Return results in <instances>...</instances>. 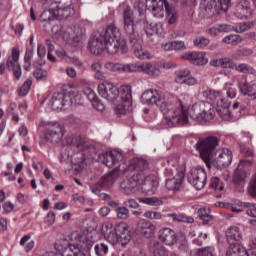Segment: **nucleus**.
<instances>
[{
  "mask_svg": "<svg viewBox=\"0 0 256 256\" xmlns=\"http://www.w3.org/2000/svg\"><path fill=\"white\" fill-rule=\"evenodd\" d=\"M141 23V19L135 17V12L131 9V6H127L123 10V29L126 35L129 36L130 41L136 42L139 39L137 34V24Z\"/></svg>",
  "mask_w": 256,
  "mask_h": 256,
  "instance_id": "7",
  "label": "nucleus"
},
{
  "mask_svg": "<svg viewBox=\"0 0 256 256\" xmlns=\"http://www.w3.org/2000/svg\"><path fill=\"white\" fill-rule=\"evenodd\" d=\"M31 85H33V80L27 79L19 89L18 93L20 97H25V95L29 93V89H31Z\"/></svg>",
  "mask_w": 256,
  "mask_h": 256,
  "instance_id": "49",
  "label": "nucleus"
},
{
  "mask_svg": "<svg viewBox=\"0 0 256 256\" xmlns=\"http://www.w3.org/2000/svg\"><path fill=\"white\" fill-rule=\"evenodd\" d=\"M246 215L249 217L256 218V204L255 203H249V205L246 208Z\"/></svg>",
  "mask_w": 256,
  "mask_h": 256,
  "instance_id": "64",
  "label": "nucleus"
},
{
  "mask_svg": "<svg viewBox=\"0 0 256 256\" xmlns=\"http://www.w3.org/2000/svg\"><path fill=\"white\" fill-rule=\"evenodd\" d=\"M88 47L93 55H101L103 51H107L109 55L115 53H125L127 51V42L121 37V30L115 24H111L106 28L104 34L96 33L90 39Z\"/></svg>",
  "mask_w": 256,
  "mask_h": 256,
  "instance_id": "2",
  "label": "nucleus"
},
{
  "mask_svg": "<svg viewBox=\"0 0 256 256\" xmlns=\"http://www.w3.org/2000/svg\"><path fill=\"white\" fill-rule=\"evenodd\" d=\"M51 11H53V15L56 19H67V17L73 13V9H71L70 6L63 7L60 5L52 7Z\"/></svg>",
  "mask_w": 256,
  "mask_h": 256,
  "instance_id": "27",
  "label": "nucleus"
},
{
  "mask_svg": "<svg viewBox=\"0 0 256 256\" xmlns=\"http://www.w3.org/2000/svg\"><path fill=\"white\" fill-rule=\"evenodd\" d=\"M55 250L62 256H87L79 247L67 243V241H58L54 244Z\"/></svg>",
  "mask_w": 256,
  "mask_h": 256,
  "instance_id": "11",
  "label": "nucleus"
},
{
  "mask_svg": "<svg viewBox=\"0 0 256 256\" xmlns=\"http://www.w3.org/2000/svg\"><path fill=\"white\" fill-rule=\"evenodd\" d=\"M6 66L9 69H14V67L19 66V50L17 49H12V54L11 56L8 57Z\"/></svg>",
  "mask_w": 256,
  "mask_h": 256,
  "instance_id": "36",
  "label": "nucleus"
},
{
  "mask_svg": "<svg viewBox=\"0 0 256 256\" xmlns=\"http://www.w3.org/2000/svg\"><path fill=\"white\" fill-rule=\"evenodd\" d=\"M234 15L238 19H249L253 15V9H251V2L249 0H241L236 5V10Z\"/></svg>",
  "mask_w": 256,
  "mask_h": 256,
  "instance_id": "15",
  "label": "nucleus"
},
{
  "mask_svg": "<svg viewBox=\"0 0 256 256\" xmlns=\"http://www.w3.org/2000/svg\"><path fill=\"white\" fill-rule=\"evenodd\" d=\"M166 13L169 25H175V23H177V10H175V7L172 6L166 11Z\"/></svg>",
  "mask_w": 256,
  "mask_h": 256,
  "instance_id": "47",
  "label": "nucleus"
},
{
  "mask_svg": "<svg viewBox=\"0 0 256 256\" xmlns=\"http://www.w3.org/2000/svg\"><path fill=\"white\" fill-rule=\"evenodd\" d=\"M153 231H155V226L153 224H151L149 221H143V224L141 226V230L140 233L144 236V237H151V235H153Z\"/></svg>",
  "mask_w": 256,
  "mask_h": 256,
  "instance_id": "39",
  "label": "nucleus"
},
{
  "mask_svg": "<svg viewBox=\"0 0 256 256\" xmlns=\"http://www.w3.org/2000/svg\"><path fill=\"white\" fill-rule=\"evenodd\" d=\"M98 93L100 97L106 101H115L119 97V88L109 82H103L98 85Z\"/></svg>",
  "mask_w": 256,
  "mask_h": 256,
  "instance_id": "10",
  "label": "nucleus"
},
{
  "mask_svg": "<svg viewBox=\"0 0 256 256\" xmlns=\"http://www.w3.org/2000/svg\"><path fill=\"white\" fill-rule=\"evenodd\" d=\"M215 7H217L215 0H203L200 6L205 17H211L215 13Z\"/></svg>",
  "mask_w": 256,
  "mask_h": 256,
  "instance_id": "32",
  "label": "nucleus"
},
{
  "mask_svg": "<svg viewBox=\"0 0 256 256\" xmlns=\"http://www.w3.org/2000/svg\"><path fill=\"white\" fill-rule=\"evenodd\" d=\"M106 67L114 72L137 73L142 71V73L150 75V77H159L161 75V70L151 63L121 64L109 62Z\"/></svg>",
  "mask_w": 256,
  "mask_h": 256,
  "instance_id": "5",
  "label": "nucleus"
},
{
  "mask_svg": "<svg viewBox=\"0 0 256 256\" xmlns=\"http://www.w3.org/2000/svg\"><path fill=\"white\" fill-rule=\"evenodd\" d=\"M239 73H253V67L249 66L248 64H236V68H234Z\"/></svg>",
  "mask_w": 256,
  "mask_h": 256,
  "instance_id": "54",
  "label": "nucleus"
},
{
  "mask_svg": "<svg viewBox=\"0 0 256 256\" xmlns=\"http://www.w3.org/2000/svg\"><path fill=\"white\" fill-rule=\"evenodd\" d=\"M83 94L85 95V97H87V99L91 101V103H93L94 107H96L98 111H103V109H105V106H103V104L99 102V98H97V94H95V91H93V89L84 88Z\"/></svg>",
  "mask_w": 256,
  "mask_h": 256,
  "instance_id": "28",
  "label": "nucleus"
},
{
  "mask_svg": "<svg viewBox=\"0 0 256 256\" xmlns=\"http://www.w3.org/2000/svg\"><path fill=\"white\" fill-rule=\"evenodd\" d=\"M59 0H45L44 6L48 8V10H44L40 15V21L45 23L46 21H53L55 19V15H53V10H51L53 5H57Z\"/></svg>",
  "mask_w": 256,
  "mask_h": 256,
  "instance_id": "24",
  "label": "nucleus"
},
{
  "mask_svg": "<svg viewBox=\"0 0 256 256\" xmlns=\"http://www.w3.org/2000/svg\"><path fill=\"white\" fill-rule=\"evenodd\" d=\"M115 231L118 234V236L125 235V233H129V229H127V225L125 223H120L115 228Z\"/></svg>",
  "mask_w": 256,
  "mask_h": 256,
  "instance_id": "63",
  "label": "nucleus"
},
{
  "mask_svg": "<svg viewBox=\"0 0 256 256\" xmlns=\"http://www.w3.org/2000/svg\"><path fill=\"white\" fill-rule=\"evenodd\" d=\"M198 217L201 219L203 225H209L210 221H213V216L209 214V209L200 208L198 210Z\"/></svg>",
  "mask_w": 256,
  "mask_h": 256,
  "instance_id": "38",
  "label": "nucleus"
},
{
  "mask_svg": "<svg viewBox=\"0 0 256 256\" xmlns=\"http://www.w3.org/2000/svg\"><path fill=\"white\" fill-rule=\"evenodd\" d=\"M168 217L175 221L176 223H194L195 219L191 216H185L184 214H168Z\"/></svg>",
  "mask_w": 256,
  "mask_h": 256,
  "instance_id": "37",
  "label": "nucleus"
},
{
  "mask_svg": "<svg viewBox=\"0 0 256 256\" xmlns=\"http://www.w3.org/2000/svg\"><path fill=\"white\" fill-rule=\"evenodd\" d=\"M216 111L224 121H229V119H231V112L229 111V108H222V110L218 109Z\"/></svg>",
  "mask_w": 256,
  "mask_h": 256,
  "instance_id": "55",
  "label": "nucleus"
},
{
  "mask_svg": "<svg viewBox=\"0 0 256 256\" xmlns=\"http://www.w3.org/2000/svg\"><path fill=\"white\" fill-rule=\"evenodd\" d=\"M133 7L134 9L132 11L135 13V17H137V15H139V17H143L145 15V10L149 7V4L147 3L145 5L144 2L136 1Z\"/></svg>",
  "mask_w": 256,
  "mask_h": 256,
  "instance_id": "40",
  "label": "nucleus"
},
{
  "mask_svg": "<svg viewBox=\"0 0 256 256\" xmlns=\"http://www.w3.org/2000/svg\"><path fill=\"white\" fill-rule=\"evenodd\" d=\"M120 176H121V171H119L118 168H115L114 170L104 175L99 180V185L104 189H109V187H113V185L115 184V181H117V179H119Z\"/></svg>",
  "mask_w": 256,
  "mask_h": 256,
  "instance_id": "17",
  "label": "nucleus"
},
{
  "mask_svg": "<svg viewBox=\"0 0 256 256\" xmlns=\"http://www.w3.org/2000/svg\"><path fill=\"white\" fill-rule=\"evenodd\" d=\"M81 99H83V96L77 90L66 92V101L68 100V107H71V105H81Z\"/></svg>",
  "mask_w": 256,
  "mask_h": 256,
  "instance_id": "33",
  "label": "nucleus"
},
{
  "mask_svg": "<svg viewBox=\"0 0 256 256\" xmlns=\"http://www.w3.org/2000/svg\"><path fill=\"white\" fill-rule=\"evenodd\" d=\"M131 241V235L129 233L122 234L118 236V243L122 246L127 245Z\"/></svg>",
  "mask_w": 256,
  "mask_h": 256,
  "instance_id": "61",
  "label": "nucleus"
},
{
  "mask_svg": "<svg viewBox=\"0 0 256 256\" xmlns=\"http://www.w3.org/2000/svg\"><path fill=\"white\" fill-rule=\"evenodd\" d=\"M141 183L142 190H144L145 193H153L157 187H159V180L155 177V175H149L144 177L141 175Z\"/></svg>",
  "mask_w": 256,
  "mask_h": 256,
  "instance_id": "18",
  "label": "nucleus"
},
{
  "mask_svg": "<svg viewBox=\"0 0 256 256\" xmlns=\"http://www.w3.org/2000/svg\"><path fill=\"white\" fill-rule=\"evenodd\" d=\"M218 146L219 139L215 136L200 139L194 146L196 151H199L200 157L208 169H211V165L215 167V169H225V167H229V165H231V161H233V152L227 148L218 150V157L211 161V159H213V152Z\"/></svg>",
  "mask_w": 256,
  "mask_h": 256,
  "instance_id": "3",
  "label": "nucleus"
},
{
  "mask_svg": "<svg viewBox=\"0 0 256 256\" xmlns=\"http://www.w3.org/2000/svg\"><path fill=\"white\" fill-rule=\"evenodd\" d=\"M226 237H227V241H228L230 247L239 245V241H241V239H242L241 231H239V228H237L235 226L231 227L226 232Z\"/></svg>",
  "mask_w": 256,
  "mask_h": 256,
  "instance_id": "26",
  "label": "nucleus"
},
{
  "mask_svg": "<svg viewBox=\"0 0 256 256\" xmlns=\"http://www.w3.org/2000/svg\"><path fill=\"white\" fill-rule=\"evenodd\" d=\"M94 251L97 256H105L109 253V246L105 243L96 244L94 246Z\"/></svg>",
  "mask_w": 256,
  "mask_h": 256,
  "instance_id": "44",
  "label": "nucleus"
},
{
  "mask_svg": "<svg viewBox=\"0 0 256 256\" xmlns=\"http://www.w3.org/2000/svg\"><path fill=\"white\" fill-rule=\"evenodd\" d=\"M181 169H183V167L176 168L175 165L168 166L165 169V175L172 177V175H177Z\"/></svg>",
  "mask_w": 256,
  "mask_h": 256,
  "instance_id": "59",
  "label": "nucleus"
},
{
  "mask_svg": "<svg viewBox=\"0 0 256 256\" xmlns=\"http://www.w3.org/2000/svg\"><path fill=\"white\" fill-rule=\"evenodd\" d=\"M175 83L178 85H197V78L191 76V70L187 68L179 69L175 72Z\"/></svg>",
  "mask_w": 256,
  "mask_h": 256,
  "instance_id": "12",
  "label": "nucleus"
},
{
  "mask_svg": "<svg viewBox=\"0 0 256 256\" xmlns=\"http://www.w3.org/2000/svg\"><path fill=\"white\" fill-rule=\"evenodd\" d=\"M122 103H127L128 107H131V101H133V95L131 93V85H122L119 92Z\"/></svg>",
  "mask_w": 256,
  "mask_h": 256,
  "instance_id": "30",
  "label": "nucleus"
},
{
  "mask_svg": "<svg viewBox=\"0 0 256 256\" xmlns=\"http://www.w3.org/2000/svg\"><path fill=\"white\" fill-rule=\"evenodd\" d=\"M188 183L193 185L195 189L201 191V189L205 188V184L207 183V172H205V168L195 167L192 168L187 175Z\"/></svg>",
  "mask_w": 256,
  "mask_h": 256,
  "instance_id": "9",
  "label": "nucleus"
},
{
  "mask_svg": "<svg viewBox=\"0 0 256 256\" xmlns=\"http://www.w3.org/2000/svg\"><path fill=\"white\" fill-rule=\"evenodd\" d=\"M188 113L193 121H212L215 119V108L209 102L195 103Z\"/></svg>",
  "mask_w": 256,
  "mask_h": 256,
  "instance_id": "6",
  "label": "nucleus"
},
{
  "mask_svg": "<svg viewBox=\"0 0 256 256\" xmlns=\"http://www.w3.org/2000/svg\"><path fill=\"white\" fill-rule=\"evenodd\" d=\"M139 203L144 205H150L151 207H161L163 205V199L157 197H144L138 198Z\"/></svg>",
  "mask_w": 256,
  "mask_h": 256,
  "instance_id": "35",
  "label": "nucleus"
},
{
  "mask_svg": "<svg viewBox=\"0 0 256 256\" xmlns=\"http://www.w3.org/2000/svg\"><path fill=\"white\" fill-rule=\"evenodd\" d=\"M118 219L127 220L130 217L129 209L126 206L118 207L115 209Z\"/></svg>",
  "mask_w": 256,
  "mask_h": 256,
  "instance_id": "45",
  "label": "nucleus"
},
{
  "mask_svg": "<svg viewBox=\"0 0 256 256\" xmlns=\"http://www.w3.org/2000/svg\"><path fill=\"white\" fill-rule=\"evenodd\" d=\"M183 59L190 61L192 65L203 66L209 63L203 52H189L183 55Z\"/></svg>",
  "mask_w": 256,
  "mask_h": 256,
  "instance_id": "19",
  "label": "nucleus"
},
{
  "mask_svg": "<svg viewBox=\"0 0 256 256\" xmlns=\"http://www.w3.org/2000/svg\"><path fill=\"white\" fill-rule=\"evenodd\" d=\"M211 189H215V191H223L224 187L221 181H219V178L214 177L211 179L210 184Z\"/></svg>",
  "mask_w": 256,
  "mask_h": 256,
  "instance_id": "53",
  "label": "nucleus"
},
{
  "mask_svg": "<svg viewBox=\"0 0 256 256\" xmlns=\"http://www.w3.org/2000/svg\"><path fill=\"white\" fill-rule=\"evenodd\" d=\"M169 45V49H174L175 51H185L187 47L183 41H173Z\"/></svg>",
  "mask_w": 256,
  "mask_h": 256,
  "instance_id": "52",
  "label": "nucleus"
},
{
  "mask_svg": "<svg viewBox=\"0 0 256 256\" xmlns=\"http://www.w3.org/2000/svg\"><path fill=\"white\" fill-rule=\"evenodd\" d=\"M239 87L243 95L256 99V82H241Z\"/></svg>",
  "mask_w": 256,
  "mask_h": 256,
  "instance_id": "29",
  "label": "nucleus"
},
{
  "mask_svg": "<svg viewBox=\"0 0 256 256\" xmlns=\"http://www.w3.org/2000/svg\"><path fill=\"white\" fill-rule=\"evenodd\" d=\"M99 161L106 165V167H115L119 161H123V153L113 150L99 155Z\"/></svg>",
  "mask_w": 256,
  "mask_h": 256,
  "instance_id": "13",
  "label": "nucleus"
},
{
  "mask_svg": "<svg viewBox=\"0 0 256 256\" xmlns=\"http://www.w3.org/2000/svg\"><path fill=\"white\" fill-rule=\"evenodd\" d=\"M198 256H213V248L205 247L198 249Z\"/></svg>",
  "mask_w": 256,
  "mask_h": 256,
  "instance_id": "62",
  "label": "nucleus"
},
{
  "mask_svg": "<svg viewBox=\"0 0 256 256\" xmlns=\"http://www.w3.org/2000/svg\"><path fill=\"white\" fill-rule=\"evenodd\" d=\"M45 127L43 140L46 143H59L63 139V126L59 122H43Z\"/></svg>",
  "mask_w": 256,
  "mask_h": 256,
  "instance_id": "8",
  "label": "nucleus"
},
{
  "mask_svg": "<svg viewBox=\"0 0 256 256\" xmlns=\"http://www.w3.org/2000/svg\"><path fill=\"white\" fill-rule=\"evenodd\" d=\"M141 99L142 103L159 107L160 111L166 115V123L169 127H182L189 123L187 111L177 96L165 98L156 89H148L142 94Z\"/></svg>",
  "mask_w": 256,
  "mask_h": 256,
  "instance_id": "1",
  "label": "nucleus"
},
{
  "mask_svg": "<svg viewBox=\"0 0 256 256\" xmlns=\"http://www.w3.org/2000/svg\"><path fill=\"white\" fill-rule=\"evenodd\" d=\"M33 75L35 77V79H37V81H45V79H47V71L43 70L41 68H36L33 72Z\"/></svg>",
  "mask_w": 256,
  "mask_h": 256,
  "instance_id": "50",
  "label": "nucleus"
},
{
  "mask_svg": "<svg viewBox=\"0 0 256 256\" xmlns=\"http://www.w3.org/2000/svg\"><path fill=\"white\" fill-rule=\"evenodd\" d=\"M255 25L254 22H243L234 26V31L236 33H245V31H249Z\"/></svg>",
  "mask_w": 256,
  "mask_h": 256,
  "instance_id": "43",
  "label": "nucleus"
},
{
  "mask_svg": "<svg viewBox=\"0 0 256 256\" xmlns=\"http://www.w3.org/2000/svg\"><path fill=\"white\" fill-rule=\"evenodd\" d=\"M247 163L249 165L251 162L249 160H240V163L238 167L236 168L233 176V183L234 185H241V183H245V177H247V174H245V170H243L244 165Z\"/></svg>",
  "mask_w": 256,
  "mask_h": 256,
  "instance_id": "22",
  "label": "nucleus"
},
{
  "mask_svg": "<svg viewBox=\"0 0 256 256\" xmlns=\"http://www.w3.org/2000/svg\"><path fill=\"white\" fill-rule=\"evenodd\" d=\"M203 95L210 101H217L221 98V93L215 90H206L203 92Z\"/></svg>",
  "mask_w": 256,
  "mask_h": 256,
  "instance_id": "48",
  "label": "nucleus"
},
{
  "mask_svg": "<svg viewBox=\"0 0 256 256\" xmlns=\"http://www.w3.org/2000/svg\"><path fill=\"white\" fill-rule=\"evenodd\" d=\"M74 29H75V31H74V35H75L74 41H77V42L83 41V36L85 35V29H83L79 26L75 27Z\"/></svg>",
  "mask_w": 256,
  "mask_h": 256,
  "instance_id": "57",
  "label": "nucleus"
},
{
  "mask_svg": "<svg viewBox=\"0 0 256 256\" xmlns=\"http://www.w3.org/2000/svg\"><path fill=\"white\" fill-rule=\"evenodd\" d=\"M144 217H146V219H156V220H159V219H161V217H163V215L161 214V212L146 211L144 213Z\"/></svg>",
  "mask_w": 256,
  "mask_h": 256,
  "instance_id": "60",
  "label": "nucleus"
},
{
  "mask_svg": "<svg viewBox=\"0 0 256 256\" xmlns=\"http://www.w3.org/2000/svg\"><path fill=\"white\" fill-rule=\"evenodd\" d=\"M248 193L253 197V199H256V176H253L250 185L248 187Z\"/></svg>",
  "mask_w": 256,
  "mask_h": 256,
  "instance_id": "56",
  "label": "nucleus"
},
{
  "mask_svg": "<svg viewBox=\"0 0 256 256\" xmlns=\"http://www.w3.org/2000/svg\"><path fill=\"white\" fill-rule=\"evenodd\" d=\"M226 256H249V252L241 244H235L228 247Z\"/></svg>",
  "mask_w": 256,
  "mask_h": 256,
  "instance_id": "31",
  "label": "nucleus"
},
{
  "mask_svg": "<svg viewBox=\"0 0 256 256\" xmlns=\"http://www.w3.org/2000/svg\"><path fill=\"white\" fill-rule=\"evenodd\" d=\"M140 183H142L141 174L136 173V174H133L130 178L122 181L120 183V187L124 191H133L135 187H139Z\"/></svg>",
  "mask_w": 256,
  "mask_h": 256,
  "instance_id": "21",
  "label": "nucleus"
},
{
  "mask_svg": "<svg viewBox=\"0 0 256 256\" xmlns=\"http://www.w3.org/2000/svg\"><path fill=\"white\" fill-rule=\"evenodd\" d=\"M171 7L173 6L169 4V1L167 0H156L148 9H150V11H163V9H165V11H169Z\"/></svg>",
  "mask_w": 256,
  "mask_h": 256,
  "instance_id": "34",
  "label": "nucleus"
},
{
  "mask_svg": "<svg viewBox=\"0 0 256 256\" xmlns=\"http://www.w3.org/2000/svg\"><path fill=\"white\" fill-rule=\"evenodd\" d=\"M220 67H222V69H235L237 68V64L229 58H221Z\"/></svg>",
  "mask_w": 256,
  "mask_h": 256,
  "instance_id": "51",
  "label": "nucleus"
},
{
  "mask_svg": "<svg viewBox=\"0 0 256 256\" xmlns=\"http://www.w3.org/2000/svg\"><path fill=\"white\" fill-rule=\"evenodd\" d=\"M184 179H185V170L180 168V170L174 177L166 180V189L174 192L181 191V189L183 188Z\"/></svg>",
  "mask_w": 256,
  "mask_h": 256,
  "instance_id": "14",
  "label": "nucleus"
},
{
  "mask_svg": "<svg viewBox=\"0 0 256 256\" xmlns=\"http://www.w3.org/2000/svg\"><path fill=\"white\" fill-rule=\"evenodd\" d=\"M104 237L111 245H117V243H119V234H117L116 230L108 232Z\"/></svg>",
  "mask_w": 256,
  "mask_h": 256,
  "instance_id": "46",
  "label": "nucleus"
},
{
  "mask_svg": "<svg viewBox=\"0 0 256 256\" xmlns=\"http://www.w3.org/2000/svg\"><path fill=\"white\" fill-rule=\"evenodd\" d=\"M50 106L53 111H61L64 107H69L67 93H54L50 99Z\"/></svg>",
  "mask_w": 256,
  "mask_h": 256,
  "instance_id": "16",
  "label": "nucleus"
},
{
  "mask_svg": "<svg viewBox=\"0 0 256 256\" xmlns=\"http://www.w3.org/2000/svg\"><path fill=\"white\" fill-rule=\"evenodd\" d=\"M210 43L211 40L203 36H198L193 40V44L195 45V47H198V49H205V47H209Z\"/></svg>",
  "mask_w": 256,
  "mask_h": 256,
  "instance_id": "42",
  "label": "nucleus"
},
{
  "mask_svg": "<svg viewBox=\"0 0 256 256\" xmlns=\"http://www.w3.org/2000/svg\"><path fill=\"white\" fill-rule=\"evenodd\" d=\"M223 43H226L227 45H239L241 41H243V38L240 35L237 34H230L223 38Z\"/></svg>",
  "mask_w": 256,
  "mask_h": 256,
  "instance_id": "41",
  "label": "nucleus"
},
{
  "mask_svg": "<svg viewBox=\"0 0 256 256\" xmlns=\"http://www.w3.org/2000/svg\"><path fill=\"white\" fill-rule=\"evenodd\" d=\"M159 239L162 243H165L166 245H175L177 243V233H175V230L171 228H163L159 231Z\"/></svg>",
  "mask_w": 256,
  "mask_h": 256,
  "instance_id": "20",
  "label": "nucleus"
},
{
  "mask_svg": "<svg viewBox=\"0 0 256 256\" xmlns=\"http://www.w3.org/2000/svg\"><path fill=\"white\" fill-rule=\"evenodd\" d=\"M71 141V147L67 148L62 154H61V163H73V165H77L79 169H83L85 167V154H80V157H78L79 154H76L73 156L71 154V150L79 149L80 151H83V149H89L91 145H89V142L85 140V138L81 136H75L73 138H70Z\"/></svg>",
  "mask_w": 256,
  "mask_h": 256,
  "instance_id": "4",
  "label": "nucleus"
},
{
  "mask_svg": "<svg viewBox=\"0 0 256 256\" xmlns=\"http://www.w3.org/2000/svg\"><path fill=\"white\" fill-rule=\"evenodd\" d=\"M129 171L143 172L149 169V162L145 158L136 157L128 165Z\"/></svg>",
  "mask_w": 256,
  "mask_h": 256,
  "instance_id": "23",
  "label": "nucleus"
},
{
  "mask_svg": "<svg viewBox=\"0 0 256 256\" xmlns=\"http://www.w3.org/2000/svg\"><path fill=\"white\" fill-rule=\"evenodd\" d=\"M219 109L223 110V109H229V102H227L225 99L223 98H219L216 100V111H219Z\"/></svg>",
  "mask_w": 256,
  "mask_h": 256,
  "instance_id": "58",
  "label": "nucleus"
},
{
  "mask_svg": "<svg viewBox=\"0 0 256 256\" xmlns=\"http://www.w3.org/2000/svg\"><path fill=\"white\" fill-rule=\"evenodd\" d=\"M133 49L134 54L137 59H151V53L148 51L143 50V46L141 45L142 41L140 38H136V41H130Z\"/></svg>",
  "mask_w": 256,
  "mask_h": 256,
  "instance_id": "25",
  "label": "nucleus"
}]
</instances>
